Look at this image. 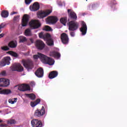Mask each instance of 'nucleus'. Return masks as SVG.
Listing matches in <instances>:
<instances>
[{
    "instance_id": "obj_16",
    "label": "nucleus",
    "mask_w": 127,
    "mask_h": 127,
    "mask_svg": "<svg viewBox=\"0 0 127 127\" xmlns=\"http://www.w3.org/2000/svg\"><path fill=\"white\" fill-rule=\"evenodd\" d=\"M67 12L68 14V16L72 20H77V14L74 11H72L71 9H67Z\"/></svg>"
},
{
    "instance_id": "obj_37",
    "label": "nucleus",
    "mask_w": 127,
    "mask_h": 127,
    "mask_svg": "<svg viewBox=\"0 0 127 127\" xmlns=\"http://www.w3.org/2000/svg\"><path fill=\"white\" fill-rule=\"evenodd\" d=\"M42 54L38 53V55H35L33 56V58L35 60H37L38 58H40V55H41Z\"/></svg>"
},
{
    "instance_id": "obj_50",
    "label": "nucleus",
    "mask_w": 127,
    "mask_h": 127,
    "mask_svg": "<svg viewBox=\"0 0 127 127\" xmlns=\"http://www.w3.org/2000/svg\"><path fill=\"white\" fill-rule=\"evenodd\" d=\"M95 5H96V4H94L92 5V7H93V6H95Z\"/></svg>"
},
{
    "instance_id": "obj_4",
    "label": "nucleus",
    "mask_w": 127,
    "mask_h": 127,
    "mask_svg": "<svg viewBox=\"0 0 127 127\" xmlns=\"http://www.w3.org/2000/svg\"><path fill=\"white\" fill-rule=\"evenodd\" d=\"M10 68L11 71H17V72H23L24 70V68L20 64H14Z\"/></svg>"
},
{
    "instance_id": "obj_52",
    "label": "nucleus",
    "mask_w": 127,
    "mask_h": 127,
    "mask_svg": "<svg viewBox=\"0 0 127 127\" xmlns=\"http://www.w3.org/2000/svg\"><path fill=\"white\" fill-rule=\"evenodd\" d=\"M0 113H1V111H0Z\"/></svg>"
},
{
    "instance_id": "obj_45",
    "label": "nucleus",
    "mask_w": 127,
    "mask_h": 127,
    "mask_svg": "<svg viewBox=\"0 0 127 127\" xmlns=\"http://www.w3.org/2000/svg\"><path fill=\"white\" fill-rule=\"evenodd\" d=\"M4 26H5V24H4V23H1L0 25V29L3 28Z\"/></svg>"
},
{
    "instance_id": "obj_33",
    "label": "nucleus",
    "mask_w": 127,
    "mask_h": 127,
    "mask_svg": "<svg viewBox=\"0 0 127 127\" xmlns=\"http://www.w3.org/2000/svg\"><path fill=\"white\" fill-rule=\"evenodd\" d=\"M51 38V35L49 33L44 34V39L47 41Z\"/></svg>"
},
{
    "instance_id": "obj_31",
    "label": "nucleus",
    "mask_w": 127,
    "mask_h": 127,
    "mask_svg": "<svg viewBox=\"0 0 127 127\" xmlns=\"http://www.w3.org/2000/svg\"><path fill=\"white\" fill-rule=\"evenodd\" d=\"M61 23L64 25H66V23H67V17H62L60 19Z\"/></svg>"
},
{
    "instance_id": "obj_36",
    "label": "nucleus",
    "mask_w": 127,
    "mask_h": 127,
    "mask_svg": "<svg viewBox=\"0 0 127 127\" xmlns=\"http://www.w3.org/2000/svg\"><path fill=\"white\" fill-rule=\"evenodd\" d=\"M43 30H45V31H52V28L49 26H45Z\"/></svg>"
},
{
    "instance_id": "obj_49",
    "label": "nucleus",
    "mask_w": 127,
    "mask_h": 127,
    "mask_svg": "<svg viewBox=\"0 0 127 127\" xmlns=\"http://www.w3.org/2000/svg\"><path fill=\"white\" fill-rule=\"evenodd\" d=\"M31 84H33L34 85H35V83H34V82H31Z\"/></svg>"
},
{
    "instance_id": "obj_14",
    "label": "nucleus",
    "mask_w": 127,
    "mask_h": 127,
    "mask_svg": "<svg viewBox=\"0 0 127 127\" xmlns=\"http://www.w3.org/2000/svg\"><path fill=\"white\" fill-rule=\"evenodd\" d=\"M18 90L21 92L30 91V86L28 84H21L18 86Z\"/></svg>"
},
{
    "instance_id": "obj_15",
    "label": "nucleus",
    "mask_w": 127,
    "mask_h": 127,
    "mask_svg": "<svg viewBox=\"0 0 127 127\" xmlns=\"http://www.w3.org/2000/svg\"><path fill=\"white\" fill-rule=\"evenodd\" d=\"M28 21H29V15L26 14H24L22 19V26H26V25H27V24L28 23Z\"/></svg>"
},
{
    "instance_id": "obj_29",
    "label": "nucleus",
    "mask_w": 127,
    "mask_h": 127,
    "mask_svg": "<svg viewBox=\"0 0 127 127\" xmlns=\"http://www.w3.org/2000/svg\"><path fill=\"white\" fill-rule=\"evenodd\" d=\"M7 53L8 54L11 55V56H13V57H15V58H17V57H18V54L13 51H9Z\"/></svg>"
},
{
    "instance_id": "obj_7",
    "label": "nucleus",
    "mask_w": 127,
    "mask_h": 127,
    "mask_svg": "<svg viewBox=\"0 0 127 127\" xmlns=\"http://www.w3.org/2000/svg\"><path fill=\"white\" fill-rule=\"evenodd\" d=\"M36 48L38 50H43L45 48V43L41 40H37L35 43Z\"/></svg>"
},
{
    "instance_id": "obj_30",
    "label": "nucleus",
    "mask_w": 127,
    "mask_h": 127,
    "mask_svg": "<svg viewBox=\"0 0 127 127\" xmlns=\"http://www.w3.org/2000/svg\"><path fill=\"white\" fill-rule=\"evenodd\" d=\"M25 36H32V33H31V30L29 29H27L25 31Z\"/></svg>"
},
{
    "instance_id": "obj_5",
    "label": "nucleus",
    "mask_w": 127,
    "mask_h": 127,
    "mask_svg": "<svg viewBox=\"0 0 127 127\" xmlns=\"http://www.w3.org/2000/svg\"><path fill=\"white\" fill-rule=\"evenodd\" d=\"M29 26L31 29H36V28H39V27L41 26V24L38 20H32L29 22Z\"/></svg>"
},
{
    "instance_id": "obj_17",
    "label": "nucleus",
    "mask_w": 127,
    "mask_h": 127,
    "mask_svg": "<svg viewBox=\"0 0 127 127\" xmlns=\"http://www.w3.org/2000/svg\"><path fill=\"white\" fill-rule=\"evenodd\" d=\"M88 28L87 27V24L84 22H82L81 23V27L80 28V31L82 33V35H85L87 33V30Z\"/></svg>"
},
{
    "instance_id": "obj_28",
    "label": "nucleus",
    "mask_w": 127,
    "mask_h": 127,
    "mask_svg": "<svg viewBox=\"0 0 127 127\" xmlns=\"http://www.w3.org/2000/svg\"><path fill=\"white\" fill-rule=\"evenodd\" d=\"M26 43L27 45H31V44H33V43H34V40L32 38H30L28 39H27Z\"/></svg>"
},
{
    "instance_id": "obj_8",
    "label": "nucleus",
    "mask_w": 127,
    "mask_h": 127,
    "mask_svg": "<svg viewBox=\"0 0 127 127\" xmlns=\"http://www.w3.org/2000/svg\"><path fill=\"white\" fill-rule=\"evenodd\" d=\"M10 84V80L4 78H0V87H8Z\"/></svg>"
},
{
    "instance_id": "obj_25",
    "label": "nucleus",
    "mask_w": 127,
    "mask_h": 127,
    "mask_svg": "<svg viewBox=\"0 0 127 127\" xmlns=\"http://www.w3.org/2000/svg\"><path fill=\"white\" fill-rule=\"evenodd\" d=\"M40 103V99H37L35 101L31 102V106L32 108H34L35 106L38 105Z\"/></svg>"
},
{
    "instance_id": "obj_40",
    "label": "nucleus",
    "mask_w": 127,
    "mask_h": 127,
    "mask_svg": "<svg viewBox=\"0 0 127 127\" xmlns=\"http://www.w3.org/2000/svg\"><path fill=\"white\" fill-rule=\"evenodd\" d=\"M39 37L40 38H42L43 39H44V32H41L39 34Z\"/></svg>"
},
{
    "instance_id": "obj_23",
    "label": "nucleus",
    "mask_w": 127,
    "mask_h": 127,
    "mask_svg": "<svg viewBox=\"0 0 127 127\" xmlns=\"http://www.w3.org/2000/svg\"><path fill=\"white\" fill-rule=\"evenodd\" d=\"M8 46L10 47V48H15L16 46H17V44L16 42L12 41L8 44Z\"/></svg>"
},
{
    "instance_id": "obj_26",
    "label": "nucleus",
    "mask_w": 127,
    "mask_h": 127,
    "mask_svg": "<svg viewBox=\"0 0 127 127\" xmlns=\"http://www.w3.org/2000/svg\"><path fill=\"white\" fill-rule=\"evenodd\" d=\"M19 42L20 43H23V42H26L27 41V39L26 37L23 36H20L19 37Z\"/></svg>"
},
{
    "instance_id": "obj_21",
    "label": "nucleus",
    "mask_w": 127,
    "mask_h": 127,
    "mask_svg": "<svg viewBox=\"0 0 127 127\" xmlns=\"http://www.w3.org/2000/svg\"><path fill=\"white\" fill-rule=\"evenodd\" d=\"M58 76V71L56 70H54L50 72L49 74V79H54V78H56Z\"/></svg>"
},
{
    "instance_id": "obj_43",
    "label": "nucleus",
    "mask_w": 127,
    "mask_h": 127,
    "mask_svg": "<svg viewBox=\"0 0 127 127\" xmlns=\"http://www.w3.org/2000/svg\"><path fill=\"white\" fill-rule=\"evenodd\" d=\"M0 75L1 76H6V72L5 71V70L1 71L0 73Z\"/></svg>"
},
{
    "instance_id": "obj_12",
    "label": "nucleus",
    "mask_w": 127,
    "mask_h": 127,
    "mask_svg": "<svg viewBox=\"0 0 127 127\" xmlns=\"http://www.w3.org/2000/svg\"><path fill=\"white\" fill-rule=\"evenodd\" d=\"M31 123L32 127H42V122L38 119H33Z\"/></svg>"
},
{
    "instance_id": "obj_2",
    "label": "nucleus",
    "mask_w": 127,
    "mask_h": 127,
    "mask_svg": "<svg viewBox=\"0 0 127 127\" xmlns=\"http://www.w3.org/2000/svg\"><path fill=\"white\" fill-rule=\"evenodd\" d=\"M22 63L23 64V66H24L28 71H29V70H32V69H33V67H34V65H33V62L31 60H22Z\"/></svg>"
},
{
    "instance_id": "obj_13",
    "label": "nucleus",
    "mask_w": 127,
    "mask_h": 127,
    "mask_svg": "<svg viewBox=\"0 0 127 127\" xmlns=\"http://www.w3.org/2000/svg\"><path fill=\"white\" fill-rule=\"evenodd\" d=\"M31 11H37L40 8V5L38 2H35L32 5L29 7Z\"/></svg>"
},
{
    "instance_id": "obj_9",
    "label": "nucleus",
    "mask_w": 127,
    "mask_h": 127,
    "mask_svg": "<svg viewBox=\"0 0 127 127\" xmlns=\"http://www.w3.org/2000/svg\"><path fill=\"white\" fill-rule=\"evenodd\" d=\"M10 57H4L0 62V66L4 67L5 65H9L10 64Z\"/></svg>"
},
{
    "instance_id": "obj_10",
    "label": "nucleus",
    "mask_w": 127,
    "mask_h": 127,
    "mask_svg": "<svg viewBox=\"0 0 127 127\" xmlns=\"http://www.w3.org/2000/svg\"><path fill=\"white\" fill-rule=\"evenodd\" d=\"M45 114V108L42 107L41 110L38 109L35 111L34 116L37 118H40Z\"/></svg>"
},
{
    "instance_id": "obj_6",
    "label": "nucleus",
    "mask_w": 127,
    "mask_h": 127,
    "mask_svg": "<svg viewBox=\"0 0 127 127\" xmlns=\"http://www.w3.org/2000/svg\"><path fill=\"white\" fill-rule=\"evenodd\" d=\"M51 12H52V11L50 9H47L45 11H39L37 13V17L38 18H44V17L48 16Z\"/></svg>"
},
{
    "instance_id": "obj_20",
    "label": "nucleus",
    "mask_w": 127,
    "mask_h": 127,
    "mask_svg": "<svg viewBox=\"0 0 127 127\" xmlns=\"http://www.w3.org/2000/svg\"><path fill=\"white\" fill-rule=\"evenodd\" d=\"M9 94H11L10 89H2V88H0V95H9Z\"/></svg>"
},
{
    "instance_id": "obj_39",
    "label": "nucleus",
    "mask_w": 127,
    "mask_h": 127,
    "mask_svg": "<svg viewBox=\"0 0 127 127\" xmlns=\"http://www.w3.org/2000/svg\"><path fill=\"white\" fill-rule=\"evenodd\" d=\"M1 49L4 51H7V50H9V48L7 46H3L1 47Z\"/></svg>"
},
{
    "instance_id": "obj_38",
    "label": "nucleus",
    "mask_w": 127,
    "mask_h": 127,
    "mask_svg": "<svg viewBox=\"0 0 127 127\" xmlns=\"http://www.w3.org/2000/svg\"><path fill=\"white\" fill-rule=\"evenodd\" d=\"M69 34L70 35V36L71 37H75V31H71V30H69Z\"/></svg>"
},
{
    "instance_id": "obj_47",
    "label": "nucleus",
    "mask_w": 127,
    "mask_h": 127,
    "mask_svg": "<svg viewBox=\"0 0 127 127\" xmlns=\"http://www.w3.org/2000/svg\"><path fill=\"white\" fill-rule=\"evenodd\" d=\"M3 36H4V34H0V37L1 38Z\"/></svg>"
},
{
    "instance_id": "obj_27",
    "label": "nucleus",
    "mask_w": 127,
    "mask_h": 127,
    "mask_svg": "<svg viewBox=\"0 0 127 127\" xmlns=\"http://www.w3.org/2000/svg\"><path fill=\"white\" fill-rule=\"evenodd\" d=\"M1 16L5 18L8 16V12L6 10H3L1 12Z\"/></svg>"
},
{
    "instance_id": "obj_24",
    "label": "nucleus",
    "mask_w": 127,
    "mask_h": 127,
    "mask_svg": "<svg viewBox=\"0 0 127 127\" xmlns=\"http://www.w3.org/2000/svg\"><path fill=\"white\" fill-rule=\"evenodd\" d=\"M25 96H26V97H28L33 101L35 100V99H36V96L33 93H31V94L26 93L25 94Z\"/></svg>"
},
{
    "instance_id": "obj_34",
    "label": "nucleus",
    "mask_w": 127,
    "mask_h": 127,
    "mask_svg": "<svg viewBox=\"0 0 127 127\" xmlns=\"http://www.w3.org/2000/svg\"><path fill=\"white\" fill-rule=\"evenodd\" d=\"M16 102H17V98L10 99L8 100V102L9 103V104H14V103H16Z\"/></svg>"
},
{
    "instance_id": "obj_35",
    "label": "nucleus",
    "mask_w": 127,
    "mask_h": 127,
    "mask_svg": "<svg viewBox=\"0 0 127 127\" xmlns=\"http://www.w3.org/2000/svg\"><path fill=\"white\" fill-rule=\"evenodd\" d=\"M16 123V122L14 119H10L7 121V124L10 125H14Z\"/></svg>"
},
{
    "instance_id": "obj_48",
    "label": "nucleus",
    "mask_w": 127,
    "mask_h": 127,
    "mask_svg": "<svg viewBox=\"0 0 127 127\" xmlns=\"http://www.w3.org/2000/svg\"><path fill=\"white\" fill-rule=\"evenodd\" d=\"M1 123H3V121L0 119V124H1Z\"/></svg>"
},
{
    "instance_id": "obj_22",
    "label": "nucleus",
    "mask_w": 127,
    "mask_h": 127,
    "mask_svg": "<svg viewBox=\"0 0 127 127\" xmlns=\"http://www.w3.org/2000/svg\"><path fill=\"white\" fill-rule=\"evenodd\" d=\"M50 55L52 56L53 57H55V58H60L61 56L60 55V53L54 51L50 53Z\"/></svg>"
},
{
    "instance_id": "obj_44",
    "label": "nucleus",
    "mask_w": 127,
    "mask_h": 127,
    "mask_svg": "<svg viewBox=\"0 0 127 127\" xmlns=\"http://www.w3.org/2000/svg\"><path fill=\"white\" fill-rule=\"evenodd\" d=\"M111 3L112 5H115V4H117V2L115 0H112Z\"/></svg>"
},
{
    "instance_id": "obj_41",
    "label": "nucleus",
    "mask_w": 127,
    "mask_h": 127,
    "mask_svg": "<svg viewBox=\"0 0 127 127\" xmlns=\"http://www.w3.org/2000/svg\"><path fill=\"white\" fill-rule=\"evenodd\" d=\"M32 1V0H25V3L26 4H30V3Z\"/></svg>"
},
{
    "instance_id": "obj_11",
    "label": "nucleus",
    "mask_w": 127,
    "mask_h": 127,
    "mask_svg": "<svg viewBox=\"0 0 127 127\" xmlns=\"http://www.w3.org/2000/svg\"><path fill=\"white\" fill-rule=\"evenodd\" d=\"M61 40L63 44H68L69 43V37L68 35L65 33H63L61 35Z\"/></svg>"
},
{
    "instance_id": "obj_19",
    "label": "nucleus",
    "mask_w": 127,
    "mask_h": 127,
    "mask_svg": "<svg viewBox=\"0 0 127 127\" xmlns=\"http://www.w3.org/2000/svg\"><path fill=\"white\" fill-rule=\"evenodd\" d=\"M57 21H58V18L56 16H50L47 19V22L48 23H56Z\"/></svg>"
},
{
    "instance_id": "obj_51",
    "label": "nucleus",
    "mask_w": 127,
    "mask_h": 127,
    "mask_svg": "<svg viewBox=\"0 0 127 127\" xmlns=\"http://www.w3.org/2000/svg\"><path fill=\"white\" fill-rule=\"evenodd\" d=\"M0 32H1V30L0 28Z\"/></svg>"
},
{
    "instance_id": "obj_46",
    "label": "nucleus",
    "mask_w": 127,
    "mask_h": 127,
    "mask_svg": "<svg viewBox=\"0 0 127 127\" xmlns=\"http://www.w3.org/2000/svg\"><path fill=\"white\" fill-rule=\"evenodd\" d=\"M17 14V12H14V11H13V12H12L11 13V15H13V14Z\"/></svg>"
},
{
    "instance_id": "obj_1",
    "label": "nucleus",
    "mask_w": 127,
    "mask_h": 127,
    "mask_svg": "<svg viewBox=\"0 0 127 127\" xmlns=\"http://www.w3.org/2000/svg\"><path fill=\"white\" fill-rule=\"evenodd\" d=\"M40 59L41 62L44 64H48L50 65H53V64H54V60L42 54L40 55Z\"/></svg>"
},
{
    "instance_id": "obj_32",
    "label": "nucleus",
    "mask_w": 127,
    "mask_h": 127,
    "mask_svg": "<svg viewBox=\"0 0 127 127\" xmlns=\"http://www.w3.org/2000/svg\"><path fill=\"white\" fill-rule=\"evenodd\" d=\"M48 42V45L49 46H53V45H54V41H53V39L52 38L49 39L47 41Z\"/></svg>"
},
{
    "instance_id": "obj_3",
    "label": "nucleus",
    "mask_w": 127,
    "mask_h": 127,
    "mask_svg": "<svg viewBox=\"0 0 127 127\" xmlns=\"http://www.w3.org/2000/svg\"><path fill=\"white\" fill-rule=\"evenodd\" d=\"M67 25L68 26V30L71 31L78 30V28H79V26H80L79 22L73 20L69 21L67 23Z\"/></svg>"
},
{
    "instance_id": "obj_42",
    "label": "nucleus",
    "mask_w": 127,
    "mask_h": 127,
    "mask_svg": "<svg viewBox=\"0 0 127 127\" xmlns=\"http://www.w3.org/2000/svg\"><path fill=\"white\" fill-rule=\"evenodd\" d=\"M19 16H20L19 15H17V16L14 17L13 20L14 21H17V20H18V19H19Z\"/></svg>"
},
{
    "instance_id": "obj_18",
    "label": "nucleus",
    "mask_w": 127,
    "mask_h": 127,
    "mask_svg": "<svg viewBox=\"0 0 127 127\" xmlns=\"http://www.w3.org/2000/svg\"><path fill=\"white\" fill-rule=\"evenodd\" d=\"M35 74L38 78H42V77H43V75H44L43 68L41 67L38 68L35 71Z\"/></svg>"
}]
</instances>
